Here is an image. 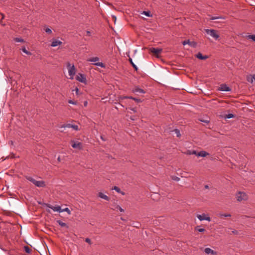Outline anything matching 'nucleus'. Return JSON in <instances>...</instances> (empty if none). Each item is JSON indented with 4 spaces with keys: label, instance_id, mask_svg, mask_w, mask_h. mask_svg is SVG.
I'll return each instance as SVG.
<instances>
[{
    "label": "nucleus",
    "instance_id": "nucleus-25",
    "mask_svg": "<svg viewBox=\"0 0 255 255\" xmlns=\"http://www.w3.org/2000/svg\"><path fill=\"white\" fill-rule=\"evenodd\" d=\"M94 65H95L96 66H100V67H102V68H105V65L103 63H102V62L96 63L94 64Z\"/></svg>",
    "mask_w": 255,
    "mask_h": 255
},
{
    "label": "nucleus",
    "instance_id": "nucleus-10",
    "mask_svg": "<svg viewBox=\"0 0 255 255\" xmlns=\"http://www.w3.org/2000/svg\"><path fill=\"white\" fill-rule=\"evenodd\" d=\"M187 44L193 47H195L197 45V43L195 42L190 41L189 40H184L182 42V44L183 45H185Z\"/></svg>",
    "mask_w": 255,
    "mask_h": 255
},
{
    "label": "nucleus",
    "instance_id": "nucleus-30",
    "mask_svg": "<svg viewBox=\"0 0 255 255\" xmlns=\"http://www.w3.org/2000/svg\"><path fill=\"white\" fill-rule=\"evenodd\" d=\"M142 14L148 17L151 16V14H150V11H143Z\"/></svg>",
    "mask_w": 255,
    "mask_h": 255
},
{
    "label": "nucleus",
    "instance_id": "nucleus-23",
    "mask_svg": "<svg viewBox=\"0 0 255 255\" xmlns=\"http://www.w3.org/2000/svg\"><path fill=\"white\" fill-rule=\"evenodd\" d=\"M129 61L130 63V64H131L132 66L134 68V69L137 71L138 68L137 67V66L134 64V63L132 62V60L131 59V58H129Z\"/></svg>",
    "mask_w": 255,
    "mask_h": 255
},
{
    "label": "nucleus",
    "instance_id": "nucleus-19",
    "mask_svg": "<svg viewBox=\"0 0 255 255\" xmlns=\"http://www.w3.org/2000/svg\"><path fill=\"white\" fill-rule=\"evenodd\" d=\"M72 125L71 124H64L62 125H60L59 126V128H72Z\"/></svg>",
    "mask_w": 255,
    "mask_h": 255
},
{
    "label": "nucleus",
    "instance_id": "nucleus-3",
    "mask_svg": "<svg viewBox=\"0 0 255 255\" xmlns=\"http://www.w3.org/2000/svg\"><path fill=\"white\" fill-rule=\"evenodd\" d=\"M67 67L68 68V73L70 76H71L70 79H73V76L75 75L76 73V69L74 65L71 66L70 63H67Z\"/></svg>",
    "mask_w": 255,
    "mask_h": 255
},
{
    "label": "nucleus",
    "instance_id": "nucleus-47",
    "mask_svg": "<svg viewBox=\"0 0 255 255\" xmlns=\"http://www.w3.org/2000/svg\"><path fill=\"white\" fill-rule=\"evenodd\" d=\"M130 110L132 111L134 113L136 112V111L135 110V108H131Z\"/></svg>",
    "mask_w": 255,
    "mask_h": 255
},
{
    "label": "nucleus",
    "instance_id": "nucleus-33",
    "mask_svg": "<svg viewBox=\"0 0 255 255\" xmlns=\"http://www.w3.org/2000/svg\"><path fill=\"white\" fill-rule=\"evenodd\" d=\"M231 215L230 214H221L220 215V217H231Z\"/></svg>",
    "mask_w": 255,
    "mask_h": 255
},
{
    "label": "nucleus",
    "instance_id": "nucleus-7",
    "mask_svg": "<svg viewBox=\"0 0 255 255\" xmlns=\"http://www.w3.org/2000/svg\"><path fill=\"white\" fill-rule=\"evenodd\" d=\"M71 146L74 148H78L79 149H81L82 148V143L80 142L75 141L74 140H72Z\"/></svg>",
    "mask_w": 255,
    "mask_h": 255
},
{
    "label": "nucleus",
    "instance_id": "nucleus-20",
    "mask_svg": "<svg viewBox=\"0 0 255 255\" xmlns=\"http://www.w3.org/2000/svg\"><path fill=\"white\" fill-rule=\"evenodd\" d=\"M197 152L196 151V150H188L187 151V154H189V155H191V154H195L196 155H197Z\"/></svg>",
    "mask_w": 255,
    "mask_h": 255
},
{
    "label": "nucleus",
    "instance_id": "nucleus-55",
    "mask_svg": "<svg viewBox=\"0 0 255 255\" xmlns=\"http://www.w3.org/2000/svg\"><path fill=\"white\" fill-rule=\"evenodd\" d=\"M122 194H123V195H124V194H125V193H124V192H122Z\"/></svg>",
    "mask_w": 255,
    "mask_h": 255
},
{
    "label": "nucleus",
    "instance_id": "nucleus-45",
    "mask_svg": "<svg viewBox=\"0 0 255 255\" xmlns=\"http://www.w3.org/2000/svg\"><path fill=\"white\" fill-rule=\"evenodd\" d=\"M91 32L90 31H86V34H87V35L89 36H91Z\"/></svg>",
    "mask_w": 255,
    "mask_h": 255
},
{
    "label": "nucleus",
    "instance_id": "nucleus-44",
    "mask_svg": "<svg viewBox=\"0 0 255 255\" xmlns=\"http://www.w3.org/2000/svg\"><path fill=\"white\" fill-rule=\"evenodd\" d=\"M133 98H134V97H132L131 96H130V97L125 96V97H123V99H132V100H133Z\"/></svg>",
    "mask_w": 255,
    "mask_h": 255
},
{
    "label": "nucleus",
    "instance_id": "nucleus-31",
    "mask_svg": "<svg viewBox=\"0 0 255 255\" xmlns=\"http://www.w3.org/2000/svg\"><path fill=\"white\" fill-rule=\"evenodd\" d=\"M174 131L176 134V135H177V137H180L181 134L180 133V130L178 129H177V128L175 129L174 130Z\"/></svg>",
    "mask_w": 255,
    "mask_h": 255
},
{
    "label": "nucleus",
    "instance_id": "nucleus-11",
    "mask_svg": "<svg viewBox=\"0 0 255 255\" xmlns=\"http://www.w3.org/2000/svg\"><path fill=\"white\" fill-rule=\"evenodd\" d=\"M46 206L49 208H51L54 211H57V212H61V207L59 206H53L50 204H46Z\"/></svg>",
    "mask_w": 255,
    "mask_h": 255
},
{
    "label": "nucleus",
    "instance_id": "nucleus-46",
    "mask_svg": "<svg viewBox=\"0 0 255 255\" xmlns=\"http://www.w3.org/2000/svg\"><path fill=\"white\" fill-rule=\"evenodd\" d=\"M75 91H76V94L78 95V92H79V89H78V88L77 87H76Z\"/></svg>",
    "mask_w": 255,
    "mask_h": 255
},
{
    "label": "nucleus",
    "instance_id": "nucleus-9",
    "mask_svg": "<svg viewBox=\"0 0 255 255\" xmlns=\"http://www.w3.org/2000/svg\"><path fill=\"white\" fill-rule=\"evenodd\" d=\"M197 218L199 219L200 221L203 220H207L208 221H211V218L209 217H206V215L205 214H202V215H198Z\"/></svg>",
    "mask_w": 255,
    "mask_h": 255
},
{
    "label": "nucleus",
    "instance_id": "nucleus-43",
    "mask_svg": "<svg viewBox=\"0 0 255 255\" xmlns=\"http://www.w3.org/2000/svg\"><path fill=\"white\" fill-rule=\"evenodd\" d=\"M68 103H70V104H73V105H75L76 104V102H74L71 100H69L68 101Z\"/></svg>",
    "mask_w": 255,
    "mask_h": 255
},
{
    "label": "nucleus",
    "instance_id": "nucleus-51",
    "mask_svg": "<svg viewBox=\"0 0 255 255\" xmlns=\"http://www.w3.org/2000/svg\"><path fill=\"white\" fill-rule=\"evenodd\" d=\"M101 138L104 141L106 140L102 135L101 136Z\"/></svg>",
    "mask_w": 255,
    "mask_h": 255
},
{
    "label": "nucleus",
    "instance_id": "nucleus-29",
    "mask_svg": "<svg viewBox=\"0 0 255 255\" xmlns=\"http://www.w3.org/2000/svg\"><path fill=\"white\" fill-rule=\"evenodd\" d=\"M23 248L26 253L29 254L30 253L31 249L28 246H24Z\"/></svg>",
    "mask_w": 255,
    "mask_h": 255
},
{
    "label": "nucleus",
    "instance_id": "nucleus-39",
    "mask_svg": "<svg viewBox=\"0 0 255 255\" xmlns=\"http://www.w3.org/2000/svg\"><path fill=\"white\" fill-rule=\"evenodd\" d=\"M85 242L87 243H88L90 245L92 244V242L91 241V239L89 238H86Z\"/></svg>",
    "mask_w": 255,
    "mask_h": 255
},
{
    "label": "nucleus",
    "instance_id": "nucleus-48",
    "mask_svg": "<svg viewBox=\"0 0 255 255\" xmlns=\"http://www.w3.org/2000/svg\"><path fill=\"white\" fill-rule=\"evenodd\" d=\"M204 187H205V189H209V186L208 185H205Z\"/></svg>",
    "mask_w": 255,
    "mask_h": 255
},
{
    "label": "nucleus",
    "instance_id": "nucleus-1",
    "mask_svg": "<svg viewBox=\"0 0 255 255\" xmlns=\"http://www.w3.org/2000/svg\"><path fill=\"white\" fill-rule=\"evenodd\" d=\"M26 178L28 181L32 182L33 184H34L36 186L38 187H44L46 186L45 182L44 181H36L32 177L30 176H26Z\"/></svg>",
    "mask_w": 255,
    "mask_h": 255
},
{
    "label": "nucleus",
    "instance_id": "nucleus-16",
    "mask_svg": "<svg viewBox=\"0 0 255 255\" xmlns=\"http://www.w3.org/2000/svg\"><path fill=\"white\" fill-rule=\"evenodd\" d=\"M62 43V42L59 40H53L51 44V46L52 47H55L58 45H60Z\"/></svg>",
    "mask_w": 255,
    "mask_h": 255
},
{
    "label": "nucleus",
    "instance_id": "nucleus-34",
    "mask_svg": "<svg viewBox=\"0 0 255 255\" xmlns=\"http://www.w3.org/2000/svg\"><path fill=\"white\" fill-rule=\"evenodd\" d=\"M66 212L68 213V214H71V212L68 208H66L63 210H61V212Z\"/></svg>",
    "mask_w": 255,
    "mask_h": 255
},
{
    "label": "nucleus",
    "instance_id": "nucleus-52",
    "mask_svg": "<svg viewBox=\"0 0 255 255\" xmlns=\"http://www.w3.org/2000/svg\"><path fill=\"white\" fill-rule=\"evenodd\" d=\"M87 102H84V106H87Z\"/></svg>",
    "mask_w": 255,
    "mask_h": 255
},
{
    "label": "nucleus",
    "instance_id": "nucleus-54",
    "mask_svg": "<svg viewBox=\"0 0 255 255\" xmlns=\"http://www.w3.org/2000/svg\"><path fill=\"white\" fill-rule=\"evenodd\" d=\"M58 160L59 161L60 160V157H58Z\"/></svg>",
    "mask_w": 255,
    "mask_h": 255
},
{
    "label": "nucleus",
    "instance_id": "nucleus-37",
    "mask_svg": "<svg viewBox=\"0 0 255 255\" xmlns=\"http://www.w3.org/2000/svg\"><path fill=\"white\" fill-rule=\"evenodd\" d=\"M116 209L119 210L121 212H124V210L123 208H122L119 205H117L116 207Z\"/></svg>",
    "mask_w": 255,
    "mask_h": 255
},
{
    "label": "nucleus",
    "instance_id": "nucleus-18",
    "mask_svg": "<svg viewBox=\"0 0 255 255\" xmlns=\"http://www.w3.org/2000/svg\"><path fill=\"white\" fill-rule=\"evenodd\" d=\"M57 223L61 226V227H66V228H68V226H67V225L63 222L62 221H61V220H57Z\"/></svg>",
    "mask_w": 255,
    "mask_h": 255
},
{
    "label": "nucleus",
    "instance_id": "nucleus-42",
    "mask_svg": "<svg viewBox=\"0 0 255 255\" xmlns=\"http://www.w3.org/2000/svg\"><path fill=\"white\" fill-rule=\"evenodd\" d=\"M232 234H233L234 235H238L239 234V232L235 230H233L232 231Z\"/></svg>",
    "mask_w": 255,
    "mask_h": 255
},
{
    "label": "nucleus",
    "instance_id": "nucleus-21",
    "mask_svg": "<svg viewBox=\"0 0 255 255\" xmlns=\"http://www.w3.org/2000/svg\"><path fill=\"white\" fill-rule=\"evenodd\" d=\"M21 50L22 51L25 53V54H26L27 55H31V53L29 51H28V50H26V48L25 47H23L22 48H21Z\"/></svg>",
    "mask_w": 255,
    "mask_h": 255
},
{
    "label": "nucleus",
    "instance_id": "nucleus-41",
    "mask_svg": "<svg viewBox=\"0 0 255 255\" xmlns=\"http://www.w3.org/2000/svg\"><path fill=\"white\" fill-rule=\"evenodd\" d=\"M133 100H134V101H135L137 103H140V102H141V101H142L140 99H137L136 98H133Z\"/></svg>",
    "mask_w": 255,
    "mask_h": 255
},
{
    "label": "nucleus",
    "instance_id": "nucleus-26",
    "mask_svg": "<svg viewBox=\"0 0 255 255\" xmlns=\"http://www.w3.org/2000/svg\"><path fill=\"white\" fill-rule=\"evenodd\" d=\"M14 40L16 42H23L24 40L21 38L16 37L14 38Z\"/></svg>",
    "mask_w": 255,
    "mask_h": 255
},
{
    "label": "nucleus",
    "instance_id": "nucleus-5",
    "mask_svg": "<svg viewBox=\"0 0 255 255\" xmlns=\"http://www.w3.org/2000/svg\"><path fill=\"white\" fill-rule=\"evenodd\" d=\"M236 198L239 201H246L248 199V196L244 192H239L236 194Z\"/></svg>",
    "mask_w": 255,
    "mask_h": 255
},
{
    "label": "nucleus",
    "instance_id": "nucleus-38",
    "mask_svg": "<svg viewBox=\"0 0 255 255\" xmlns=\"http://www.w3.org/2000/svg\"><path fill=\"white\" fill-rule=\"evenodd\" d=\"M72 128H73L74 129H75V130H79V128H78V126L77 125H72Z\"/></svg>",
    "mask_w": 255,
    "mask_h": 255
},
{
    "label": "nucleus",
    "instance_id": "nucleus-8",
    "mask_svg": "<svg viewBox=\"0 0 255 255\" xmlns=\"http://www.w3.org/2000/svg\"><path fill=\"white\" fill-rule=\"evenodd\" d=\"M219 90L222 91L229 92L231 91V89L229 87H228L226 84H222L220 85V87L219 88Z\"/></svg>",
    "mask_w": 255,
    "mask_h": 255
},
{
    "label": "nucleus",
    "instance_id": "nucleus-12",
    "mask_svg": "<svg viewBox=\"0 0 255 255\" xmlns=\"http://www.w3.org/2000/svg\"><path fill=\"white\" fill-rule=\"evenodd\" d=\"M204 252L207 254H211L213 255H217V253L216 252L212 250L210 248H207L205 249Z\"/></svg>",
    "mask_w": 255,
    "mask_h": 255
},
{
    "label": "nucleus",
    "instance_id": "nucleus-17",
    "mask_svg": "<svg viewBox=\"0 0 255 255\" xmlns=\"http://www.w3.org/2000/svg\"><path fill=\"white\" fill-rule=\"evenodd\" d=\"M132 91L133 92H138L140 93L144 94L145 93V92L142 89H140L137 87H135L133 90Z\"/></svg>",
    "mask_w": 255,
    "mask_h": 255
},
{
    "label": "nucleus",
    "instance_id": "nucleus-15",
    "mask_svg": "<svg viewBox=\"0 0 255 255\" xmlns=\"http://www.w3.org/2000/svg\"><path fill=\"white\" fill-rule=\"evenodd\" d=\"M208 155H209V153L204 150H202L197 154V156L201 157H205Z\"/></svg>",
    "mask_w": 255,
    "mask_h": 255
},
{
    "label": "nucleus",
    "instance_id": "nucleus-28",
    "mask_svg": "<svg viewBox=\"0 0 255 255\" xmlns=\"http://www.w3.org/2000/svg\"><path fill=\"white\" fill-rule=\"evenodd\" d=\"M235 115L233 114H229L225 116V118L227 119H230L235 117Z\"/></svg>",
    "mask_w": 255,
    "mask_h": 255
},
{
    "label": "nucleus",
    "instance_id": "nucleus-14",
    "mask_svg": "<svg viewBox=\"0 0 255 255\" xmlns=\"http://www.w3.org/2000/svg\"><path fill=\"white\" fill-rule=\"evenodd\" d=\"M98 196L99 197H100L101 198H102V199H104L105 200H107V201H109L110 200V198L108 196L104 194L102 192H99L98 193Z\"/></svg>",
    "mask_w": 255,
    "mask_h": 255
},
{
    "label": "nucleus",
    "instance_id": "nucleus-50",
    "mask_svg": "<svg viewBox=\"0 0 255 255\" xmlns=\"http://www.w3.org/2000/svg\"><path fill=\"white\" fill-rule=\"evenodd\" d=\"M201 121H202L203 122H204V123H209L208 121H206V120H204V121L201 120Z\"/></svg>",
    "mask_w": 255,
    "mask_h": 255
},
{
    "label": "nucleus",
    "instance_id": "nucleus-6",
    "mask_svg": "<svg viewBox=\"0 0 255 255\" xmlns=\"http://www.w3.org/2000/svg\"><path fill=\"white\" fill-rule=\"evenodd\" d=\"M76 79L77 81L85 84H86L87 82L85 76L82 74L79 73L78 75H77Z\"/></svg>",
    "mask_w": 255,
    "mask_h": 255
},
{
    "label": "nucleus",
    "instance_id": "nucleus-35",
    "mask_svg": "<svg viewBox=\"0 0 255 255\" xmlns=\"http://www.w3.org/2000/svg\"><path fill=\"white\" fill-rule=\"evenodd\" d=\"M44 30H45V32L46 33H48V34L52 33L51 30L50 28H48V27H46V28H45Z\"/></svg>",
    "mask_w": 255,
    "mask_h": 255
},
{
    "label": "nucleus",
    "instance_id": "nucleus-24",
    "mask_svg": "<svg viewBox=\"0 0 255 255\" xmlns=\"http://www.w3.org/2000/svg\"><path fill=\"white\" fill-rule=\"evenodd\" d=\"M247 38L249 39H252L255 42V35H249L247 36Z\"/></svg>",
    "mask_w": 255,
    "mask_h": 255
},
{
    "label": "nucleus",
    "instance_id": "nucleus-2",
    "mask_svg": "<svg viewBox=\"0 0 255 255\" xmlns=\"http://www.w3.org/2000/svg\"><path fill=\"white\" fill-rule=\"evenodd\" d=\"M204 30L207 34L210 35L215 40H217L220 37V35L219 34L218 31L216 30L213 29H205Z\"/></svg>",
    "mask_w": 255,
    "mask_h": 255
},
{
    "label": "nucleus",
    "instance_id": "nucleus-4",
    "mask_svg": "<svg viewBox=\"0 0 255 255\" xmlns=\"http://www.w3.org/2000/svg\"><path fill=\"white\" fill-rule=\"evenodd\" d=\"M149 51L152 53L156 57L159 58V54L161 53L162 49L161 48H156L154 47L150 48Z\"/></svg>",
    "mask_w": 255,
    "mask_h": 255
},
{
    "label": "nucleus",
    "instance_id": "nucleus-40",
    "mask_svg": "<svg viewBox=\"0 0 255 255\" xmlns=\"http://www.w3.org/2000/svg\"><path fill=\"white\" fill-rule=\"evenodd\" d=\"M172 179L175 181H178L180 180V178L177 177V176H173L172 177Z\"/></svg>",
    "mask_w": 255,
    "mask_h": 255
},
{
    "label": "nucleus",
    "instance_id": "nucleus-53",
    "mask_svg": "<svg viewBox=\"0 0 255 255\" xmlns=\"http://www.w3.org/2000/svg\"><path fill=\"white\" fill-rule=\"evenodd\" d=\"M130 119H131V120H134V119L133 118V117H132V118H131Z\"/></svg>",
    "mask_w": 255,
    "mask_h": 255
},
{
    "label": "nucleus",
    "instance_id": "nucleus-13",
    "mask_svg": "<svg viewBox=\"0 0 255 255\" xmlns=\"http://www.w3.org/2000/svg\"><path fill=\"white\" fill-rule=\"evenodd\" d=\"M196 57L201 60H205L208 58V56L207 55L203 56L201 53L199 52L196 55Z\"/></svg>",
    "mask_w": 255,
    "mask_h": 255
},
{
    "label": "nucleus",
    "instance_id": "nucleus-36",
    "mask_svg": "<svg viewBox=\"0 0 255 255\" xmlns=\"http://www.w3.org/2000/svg\"><path fill=\"white\" fill-rule=\"evenodd\" d=\"M113 189H114L115 190H116L117 192L118 193H121V189L120 188H119L117 186H114Z\"/></svg>",
    "mask_w": 255,
    "mask_h": 255
},
{
    "label": "nucleus",
    "instance_id": "nucleus-32",
    "mask_svg": "<svg viewBox=\"0 0 255 255\" xmlns=\"http://www.w3.org/2000/svg\"><path fill=\"white\" fill-rule=\"evenodd\" d=\"M195 230H197L199 232H203L205 231L204 228H199V226L196 227Z\"/></svg>",
    "mask_w": 255,
    "mask_h": 255
},
{
    "label": "nucleus",
    "instance_id": "nucleus-49",
    "mask_svg": "<svg viewBox=\"0 0 255 255\" xmlns=\"http://www.w3.org/2000/svg\"><path fill=\"white\" fill-rule=\"evenodd\" d=\"M0 14H1V16H2V18L1 19H3L4 17V15L3 13H0Z\"/></svg>",
    "mask_w": 255,
    "mask_h": 255
},
{
    "label": "nucleus",
    "instance_id": "nucleus-22",
    "mask_svg": "<svg viewBox=\"0 0 255 255\" xmlns=\"http://www.w3.org/2000/svg\"><path fill=\"white\" fill-rule=\"evenodd\" d=\"M99 60V58L98 57H95L89 59L88 61L90 62H97Z\"/></svg>",
    "mask_w": 255,
    "mask_h": 255
},
{
    "label": "nucleus",
    "instance_id": "nucleus-27",
    "mask_svg": "<svg viewBox=\"0 0 255 255\" xmlns=\"http://www.w3.org/2000/svg\"><path fill=\"white\" fill-rule=\"evenodd\" d=\"M218 19H224V18L222 16H212L210 18V19L211 20H214Z\"/></svg>",
    "mask_w": 255,
    "mask_h": 255
}]
</instances>
